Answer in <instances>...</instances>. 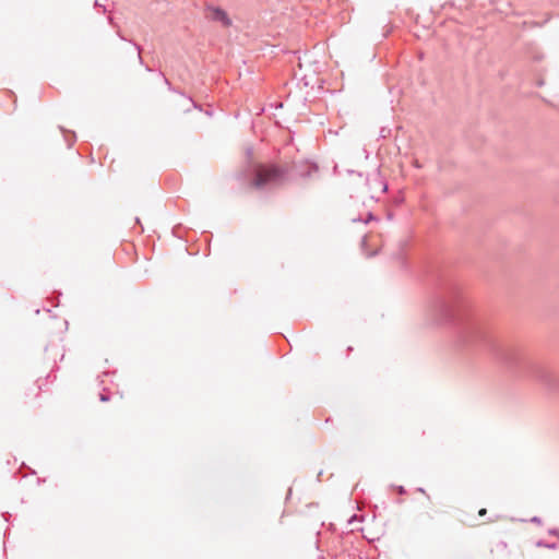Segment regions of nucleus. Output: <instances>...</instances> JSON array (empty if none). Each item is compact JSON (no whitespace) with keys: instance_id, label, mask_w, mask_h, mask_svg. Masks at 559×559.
Segmentation results:
<instances>
[{"instance_id":"obj_1","label":"nucleus","mask_w":559,"mask_h":559,"mask_svg":"<svg viewBox=\"0 0 559 559\" xmlns=\"http://www.w3.org/2000/svg\"><path fill=\"white\" fill-rule=\"evenodd\" d=\"M427 317L436 325L455 323V337L460 346L484 348L508 368L516 369L548 388L556 385L554 372L526 357L518 345L502 337L488 318L465 312L457 289L436 298L428 308Z\"/></svg>"},{"instance_id":"obj_2","label":"nucleus","mask_w":559,"mask_h":559,"mask_svg":"<svg viewBox=\"0 0 559 559\" xmlns=\"http://www.w3.org/2000/svg\"><path fill=\"white\" fill-rule=\"evenodd\" d=\"M252 176L251 185L257 189L272 188L281 185L286 177V173L276 166H266L262 164L250 167Z\"/></svg>"},{"instance_id":"obj_3","label":"nucleus","mask_w":559,"mask_h":559,"mask_svg":"<svg viewBox=\"0 0 559 559\" xmlns=\"http://www.w3.org/2000/svg\"><path fill=\"white\" fill-rule=\"evenodd\" d=\"M205 17L212 22L219 23L223 27H229L233 24L231 19L225 10L212 4L205 7Z\"/></svg>"},{"instance_id":"obj_4","label":"nucleus","mask_w":559,"mask_h":559,"mask_svg":"<svg viewBox=\"0 0 559 559\" xmlns=\"http://www.w3.org/2000/svg\"><path fill=\"white\" fill-rule=\"evenodd\" d=\"M134 46H135V49L138 50L139 59H140V61L142 62V57H141V47H140L139 45H136V44H134Z\"/></svg>"},{"instance_id":"obj_5","label":"nucleus","mask_w":559,"mask_h":559,"mask_svg":"<svg viewBox=\"0 0 559 559\" xmlns=\"http://www.w3.org/2000/svg\"><path fill=\"white\" fill-rule=\"evenodd\" d=\"M396 489H397V492H399L400 495H404V493H406V490H405V488H404L403 486H399Z\"/></svg>"},{"instance_id":"obj_6","label":"nucleus","mask_w":559,"mask_h":559,"mask_svg":"<svg viewBox=\"0 0 559 559\" xmlns=\"http://www.w3.org/2000/svg\"><path fill=\"white\" fill-rule=\"evenodd\" d=\"M100 401H102V402H106V401H108V396H107L106 394H104V393H103V394H100Z\"/></svg>"},{"instance_id":"obj_7","label":"nucleus","mask_w":559,"mask_h":559,"mask_svg":"<svg viewBox=\"0 0 559 559\" xmlns=\"http://www.w3.org/2000/svg\"><path fill=\"white\" fill-rule=\"evenodd\" d=\"M486 512H487V510H486V509H480L478 513H479V515H481V516H483V515H485V514H486Z\"/></svg>"},{"instance_id":"obj_8","label":"nucleus","mask_w":559,"mask_h":559,"mask_svg":"<svg viewBox=\"0 0 559 559\" xmlns=\"http://www.w3.org/2000/svg\"><path fill=\"white\" fill-rule=\"evenodd\" d=\"M538 545H539V546H540V545H544V546L549 547V548H554V547H555V545H554V544H552V545H548V544H542V543H538Z\"/></svg>"},{"instance_id":"obj_9","label":"nucleus","mask_w":559,"mask_h":559,"mask_svg":"<svg viewBox=\"0 0 559 559\" xmlns=\"http://www.w3.org/2000/svg\"><path fill=\"white\" fill-rule=\"evenodd\" d=\"M532 521H533V522H539L540 520H539L538 518H536V516H535V518H533V519H532Z\"/></svg>"},{"instance_id":"obj_10","label":"nucleus","mask_w":559,"mask_h":559,"mask_svg":"<svg viewBox=\"0 0 559 559\" xmlns=\"http://www.w3.org/2000/svg\"><path fill=\"white\" fill-rule=\"evenodd\" d=\"M417 490H418L419 492L425 493V489H424V488H418Z\"/></svg>"},{"instance_id":"obj_11","label":"nucleus","mask_w":559,"mask_h":559,"mask_svg":"<svg viewBox=\"0 0 559 559\" xmlns=\"http://www.w3.org/2000/svg\"><path fill=\"white\" fill-rule=\"evenodd\" d=\"M366 242H367V239H366V237H364V239H362V246H365V245H366Z\"/></svg>"}]
</instances>
